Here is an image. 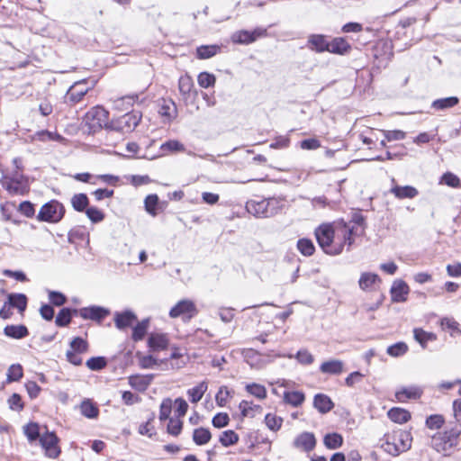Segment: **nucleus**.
Returning a JSON list of instances; mask_svg holds the SVG:
<instances>
[{"instance_id": "8", "label": "nucleus", "mask_w": 461, "mask_h": 461, "mask_svg": "<svg viewBox=\"0 0 461 461\" xmlns=\"http://www.w3.org/2000/svg\"><path fill=\"white\" fill-rule=\"evenodd\" d=\"M3 186L12 194H22L23 185V176L15 172L13 176H4L2 178Z\"/></svg>"}, {"instance_id": "3", "label": "nucleus", "mask_w": 461, "mask_h": 461, "mask_svg": "<svg viewBox=\"0 0 461 461\" xmlns=\"http://www.w3.org/2000/svg\"><path fill=\"white\" fill-rule=\"evenodd\" d=\"M385 438L386 440L381 447L393 456L409 450L411 447L412 438L408 431L399 429L393 431L392 435H385Z\"/></svg>"}, {"instance_id": "50", "label": "nucleus", "mask_w": 461, "mask_h": 461, "mask_svg": "<svg viewBox=\"0 0 461 461\" xmlns=\"http://www.w3.org/2000/svg\"><path fill=\"white\" fill-rule=\"evenodd\" d=\"M198 84L203 88H208L215 84L216 78L212 74L202 72L198 75Z\"/></svg>"}, {"instance_id": "56", "label": "nucleus", "mask_w": 461, "mask_h": 461, "mask_svg": "<svg viewBox=\"0 0 461 461\" xmlns=\"http://www.w3.org/2000/svg\"><path fill=\"white\" fill-rule=\"evenodd\" d=\"M86 214L94 223H98L104 219V212L96 207H88L86 210Z\"/></svg>"}, {"instance_id": "21", "label": "nucleus", "mask_w": 461, "mask_h": 461, "mask_svg": "<svg viewBox=\"0 0 461 461\" xmlns=\"http://www.w3.org/2000/svg\"><path fill=\"white\" fill-rule=\"evenodd\" d=\"M148 346L153 351L166 349L168 346V339L167 335L152 333L148 339Z\"/></svg>"}, {"instance_id": "6", "label": "nucleus", "mask_w": 461, "mask_h": 461, "mask_svg": "<svg viewBox=\"0 0 461 461\" xmlns=\"http://www.w3.org/2000/svg\"><path fill=\"white\" fill-rule=\"evenodd\" d=\"M267 34V30L263 28H257L254 31L241 30L234 32L231 40L234 43L249 44L257 41L258 38L264 37Z\"/></svg>"}, {"instance_id": "53", "label": "nucleus", "mask_w": 461, "mask_h": 461, "mask_svg": "<svg viewBox=\"0 0 461 461\" xmlns=\"http://www.w3.org/2000/svg\"><path fill=\"white\" fill-rule=\"evenodd\" d=\"M408 347L404 342H398L387 348V354L392 357H400L405 354Z\"/></svg>"}, {"instance_id": "22", "label": "nucleus", "mask_w": 461, "mask_h": 461, "mask_svg": "<svg viewBox=\"0 0 461 461\" xmlns=\"http://www.w3.org/2000/svg\"><path fill=\"white\" fill-rule=\"evenodd\" d=\"M344 363L339 359H330L323 362L320 366V371L323 374L339 375L343 372Z\"/></svg>"}, {"instance_id": "63", "label": "nucleus", "mask_w": 461, "mask_h": 461, "mask_svg": "<svg viewBox=\"0 0 461 461\" xmlns=\"http://www.w3.org/2000/svg\"><path fill=\"white\" fill-rule=\"evenodd\" d=\"M9 408L13 411H20L23 409L22 397L18 393H13L8 399Z\"/></svg>"}, {"instance_id": "5", "label": "nucleus", "mask_w": 461, "mask_h": 461, "mask_svg": "<svg viewBox=\"0 0 461 461\" xmlns=\"http://www.w3.org/2000/svg\"><path fill=\"white\" fill-rule=\"evenodd\" d=\"M64 212L63 205L52 200L41 206L37 219L41 221L58 222L62 219Z\"/></svg>"}, {"instance_id": "46", "label": "nucleus", "mask_w": 461, "mask_h": 461, "mask_svg": "<svg viewBox=\"0 0 461 461\" xmlns=\"http://www.w3.org/2000/svg\"><path fill=\"white\" fill-rule=\"evenodd\" d=\"M297 249L306 257L312 256L314 253L315 248L311 240L301 239L297 242Z\"/></svg>"}, {"instance_id": "58", "label": "nucleus", "mask_w": 461, "mask_h": 461, "mask_svg": "<svg viewBox=\"0 0 461 461\" xmlns=\"http://www.w3.org/2000/svg\"><path fill=\"white\" fill-rule=\"evenodd\" d=\"M230 395V392L228 387L221 386L215 396V401L218 406L223 407L227 403V401Z\"/></svg>"}, {"instance_id": "42", "label": "nucleus", "mask_w": 461, "mask_h": 461, "mask_svg": "<svg viewBox=\"0 0 461 461\" xmlns=\"http://www.w3.org/2000/svg\"><path fill=\"white\" fill-rule=\"evenodd\" d=\"M220 48L217 45H206L197 48V57L202 59H210L217 54Z\"/></svg>"}, {"instance_id": "14", "label": "nucleus", "mask_w": 461, "mask_h": 461, "mask_svg": "<svg viewBox=\"0 0 461 461\" xmlns=\"http://www.w3.org/2000/svg\"><path fill=\"white\" fill-rule=\"evenodd\" d=\"M409 291V286L404 281H394L390 290L392 301L394 303L405 302Z\"/></svg>"}, {"instance_id": "40", "label": "nucleus", "mask_w": 461, "mask_h": 461, "mask_svg": "<svg viewBox=\"0 0 461 461\" xmlns=\"http://www.w3.org/2000/svg\"><path fill=\"white\" fill-rule=\"evenodd\" d=\"M80 411L81 413L88 418V419H94L98 416V408L90 401H84L80 405Z\"/></svg>"}, {"instance_id": "12", "label": "nucleus", "mask_w": 461, "mask_h": 461, "mask_svg": "<svg viewBox=\"0 0 461 461\" xmlns=\"http://www.w3.org/2000/svg\"><path fill=\"white\" fill-rule=\"evenodd\" d=\"M85 81L76 82L66 94V101L70 104H77L82 100L84 95L88 92Z\"/></svg>"}, {"instance_id": "34", "label": "nucleus", "mask_w": 461, "mask_h": 461, "mask_svg": "<svg viewBox=\"0 0 461 461\" xmlns=\"http://www.w3.org/2000/svg\"><path fill=\"white\" fill-rule=\"evenodd\" d=\"M459 100L456 96H449L445 98L437 99L432 102L431 107L435 110H445L452 108L458 104Z\"/></svg>"}, {"instance_id": "61", "label": "nucleus", "mask_w": 461, "mask_h": 461, "mask_svg": "<svg viewBox=\"0 0 461 461\" xmlns=\"http://www.w3.org/2000/svg\"><path fill=\"white\" fill-rule=\"evenodd\" d=\"M158 202V197L157 194H149L145 199V208L149 213L155 216L156 215V206Z\"/></svg>"}, {"instance_id": "32", "label": "nucleus", "mask_w": 461, "mask_h": 461, "mask_svg": "<svg viewBox=\"0 0 461 461\" xmlns=\"http://www.w3.org/2000/svg\"><path fill=\"white\" fill-rule=\"evenodd\" d=\"M159 113L169 121L173 120L176 116V104L172 100H163Z\"/></svg>"}, {"instance_id": "45", "label": "nucleus", "mask_w": 461, "mask_h": 461, "mask_svg": "<svg viewBox=\"0 0 461 461\" xmlns=\"http://www.w3.org/2000/svg\"><path fill=\"white\" fill-rule=\"evenodd\" d=\"M148 327L149 320H143L139 322L132 330V339L134 341L141 340L147 333Z\"/></svg>"}, {"instance_id": "54", "label": "nucleus", "mask_w": 461, "mask_h": 461, "mask_svg": "<svg viewBox=\"0 0 461 461\" xmlns=\"http://www.w3.org/2000/svg\"><path fill=\"white\" fill-rule=\"evenodd\" d=\"M86 365L89 369L97 371L103 369L106 366V360L104 357H94L89 358Z\"/></svg>"}, {"instance_id": "4", "label": "nucleus", "mask_w": 461, "mask_h": 461, "mask_svg": "<svg viewBox=\"0 0 461 461\" xmlns=\"http://www.w3.org/2000/svg\"><path fill=\"white\" fill-rule=\"evenodd\" d=\"M108 114L104 107L95 106L86 113L84 122L90 131H96L107 125Z\"/></svg>"}, {"instance_id": "7", "label": "nucleus", "mask_w": 461, "mask_h": 461, "mask_svg": "<svg viewBox=\"0 0 461 461\" xmlns=\"http://www.w3.org/2000/svg\"><path fill=\"white\" fill-rule=\"evenodd\" d=\"M196 314V308L194 303L190 300H182L178 302L169 312L171 318H177L180 316L191 319Z\"/></svg>"}, {"instance_id": "47", "label": "nucleus", "mask_w": 461, "mask_h": 461, "mask_svg": "<svg viewBox=\"0 0 461 461\" xmlns=\"http://www.w3.org/2000/svg\"><path fill=\"white\" fill-rule=\"evenodd\" d=\"M239 440V436L234 430H225L220 437V442L224 447H230L236 444Z\"/></svg>"}, {"instance_id": "17", "label": "nucleus", "mask_w": 461, "mask_h": 461, "mask_svg": "<svg viewBox=\"0 0 461 461\" xmlns=\"http://www.w3.org/2000/svg\"><path fill=\"white\" fill-rule=\"evenodd\" d=\"M109 312V310L105 308L92 306L82 308L80 310V316L85 320H93L100 322Z\"/></svg>"}, {"instance_id": "31", "label": "nucleus", "mask_w": 461, "mask_h": 461, "mask_svg": "<svg viewBox=\"0 0 461 461\" xmlns=\"http://www.w3.org/2000/svg\"><path fill=\"white\" fill-rule=\"evenodd\" d=\"M308 43L311 49L317 52L328 51L329 50V42L323 35H312L309 38Z\"/></svg>"}, {"instance_id": "11", "label": "nucleus", "mask_w": 461, "mask_h": 461, "mask_svg": "<svg viewBox=\"0 0 461 461\" xmlns=\"http://www.w3.org/2000/svg\"><path fill=\"white\" fill-rule=\"evenodd\" d=\"M381 283L378 275L371 272H363L358 280V286L362 291L371 292L376 289Z\"/></svg>"}, {"instance_id": "33", "label": "nucleus", "mask_w": 461, "mask_h": 461, "mask_svg": "<svg viewBox=\"0 0 461 461\" xmlns=\"http://www.w3.org/2000/svg\"><path fill=\"white\" fill-rule=\"evenodd\" d=\"M212 438V434L208 429L205 428H198L195 429L193 432V440L198 446H203L207 444Z\"/></svg>"}, {"instance_id": "62", "label": "nucleus", "mask_w": 461, "mask_h": 461, "mask_svg": "<svg viewBox=\"0 0 461 461\" xmlns=\"http://www.w3.org/2000/svg\"><path fill=\"white\" fill-rule=\"evenodd\" d=\"M230 418L227 413L220 412L217 413L212 420V425L215 428H223L229 424Z\"/></svg>"}, {"instance_id": "27", "label": "nucleus", "mask_w": 461, "mask_h": 461, "mask_svg": "<svg viewBox=\"0 0 461 461\" xmlns=\"http://www.w3.org/2000/svg\"><path fill=\"white\" fill-rule=\"evenodd\" d=\"M389 419L395 423H405L411 419V413L402 408H392L387 413Z\"/></svg>"}, {"instance_id": "29", "label": "nucleus", "mask_w": 461, "mask_h": 461, "mask_svg": "<svg viewBox=\"0 0 461 461\" xmlns=\"http://www.w3.org/2000/svg\"><path fill=\"white\" fill-rule=\"evenodd\" d=\"M208 389V384L205 381L201 382L196 386L188 389L187 395L193 403L198 402L203 396Z\"/></svg>"}, {"instance_id": "9", "label": "nucleus", "mask_w": 461, "mask_h": 461, "mask_svg": "<svg viewBox=\"0 0 461 461\" xmlns=\"http://www.w3.org/2000/svg\"><path fill=\"white\" fill-rule=\"evenodd\" d=\"M40 441L48 456L55 458L59 455L60 450L58 447L59 438L53 432L43 434Z\"/></svg>"}, {"instance_id": "20", "label": "nucleus", "mask_w": 461, "mask_h": 461, "mask_svg": "<svg viewBox=\"0 0 461 461\" xmlns=\"http://www.w3.org/2000/svg\"><path fill=\"white\" fill-rule=\"evenodd\" d=\"M390 193L393 194L398 199L414 198L418 195V190L411 185L401 186L394 185L390 189Z\"/></svg>"}, {"instance_id": "36", "label": "nucleus", "mask_w": 461, "mask_h": 461, "mask_svg": "<svg viewBox=\"0 0 461 461\" xmlns=\"http://www.w3.org/2000/svg\"><path fill=\"white\" fill-rule=\"evenodd\" d=\"M8 304L23 312L27 306V298L23 294H12L8 296Z\"/></svg>"}, {"instance_id": "55", "label": "nucleus", "mask_w": 461, "mask_h": 461, "mask_svg": "<svg viewBox=\"0 0 461 461\" xmlns=\"http://www.w3.org/2000/svg\"><path fill=\"white\" fill-rule=\"evenodd\" d=\"M71 351L77 353H85L88 349L87 341L82 338L77 337L70 342Z\"/></svg>"}, {"instance_id": "49", "label": "nucleus", "mask_w": 461, "mask_h": 461, "mask_svg": "<svg viewBox=\"0 0 461 461\" xmlns=\"http://www.w3.org/2000/svg\"><path fill=\"white\" fill-rule=\"evenodd\" d=\"M183 422L180 418H170L167 424V432L172 436H178L181 433Z\"/></svg>"}, {"instance_id": "24", "label": "nucleus", "mask_w": 461, "mask_h": 461, "mask_svg": "<svg viewBox=\"0 0 461 461\" xmlns=\"http://www.w3.org/2000/svg\"><path fill=\"white\" fill-rule=\"evenodd\" d=\"M239 409L243 417L254 418L257 414H260L263 411L262 407L255 404L252 402L241 401L239 404Z\"/></svg>"}, {"instance_id": "18", "label": "nucleus", "mask_w": 461, "mask_h": 461, "mask_svg": "<svg viewBox=\"0 0 461 461\" xmlns=\"http://www.w3.org/2000/svg\"><path fill=\"white\" fill-rule=\"evenodd\" d=\"M136 320L137 316L131 311H125L123 312H116L114 313V323L119 330L131 326Z\"/></svg>"}, {"instance_id": "28", "label": "nucleus", "mask_w": 461, "mask_h": 461, "mask_svg": "<svg viewBox=\"0 0 461 461\" xmlns=\"http://www.w3.org/2000/svg\"><path fill=\"white\" fill-rule=\"evenodd\" d=\"M5 336L13 339H23L28 335V329L24 325H7L4 329Z\"/></svg>"}, {"instance_id": "26", "label": "nucleus", "mask_w": 461, "mask_h": 461, "mask_svg": "<svg viewBox=\"0 0 461 461\" xmlns=\"http://www.w3.org/2000/svg\"><path fill=\"white\" fill-rule=\"evenodd\" d=\"M152 377V375H131L129 377V384L132 388L142 392L150 384Z\"/></svg>"}, {"instance_id": "44", "label": "nucleus", "mask_w": 461, "mask_h": 461, "mask_svg": "<svg viewBox=\"0 0 461 461\" xmlns=\"http://www.w3.org/2000/svg\"><path fill=\"white\" fill-rule=\"evenodd\" d=\"M265 423L270 430L277 431L282 427L283 419L276 414L268 413L265 417Z\"/></svg>"}, {"instance_id": "35", "label": "nucleus", "mask_w": 461, "mask_h": 461, "mask_svg": "<svg viewBox=\"0 0 461 461\" xmlns=\"http://www.w3.org/2000/svg\"><path fill=\"white\" fill-rule=\"evenodd\" d=\"M323 443L329 449H337L343 444V438L339 433H329L324 436Z\"/></svg>"}, {"instance_id": "1", "label": "nucleus", "mask_w": 461, "mask_h": 461, "mask_svg": "<svg viewBox=\"0 0 461 461\" xmlns=\"http://www.w3.org/2000/svg\"><path fill=\"white\" fill-rule=\"evenodd\" d=\"M354 226L342 224L333 230L329 224L321 225L315 230V236L320 247L330 255H339L345 246L348 250L354 243Z\"/></svg>"}, {"instance_id": "41", "label": "nucleus", "mask_w": 461, "mask_h": 461, "mask_svg": "<svg viewBox=\"0 0 461 461\" xmlns=\"http://www.w3.org/2000/svg\"><path fill=\"white\" fill-rule=\"evenodd\" d=\"M438 184L446 185L453 188H457L461 186V181L459 177L451 172H447L443 174L439 179Z\"/></svg>"}, {"instance_id": "51", "label": "nucleus", "mask_w": 461, "mask_h": 461, "mask_svg": "<svg viewBox=\"0 0 461 461\" xmlns=\"http://www.w3.org/2000/svg\"><path fill=\"white\" fill-rule=\"evenodd\" d=\"M23 432L30 441H34L40 436L39 425L37 423L31 422L23 427Z\"/></svg>"}, {"instance_id": "19", "label": "nucleus", "mask_w": 461, "mask_h": 461, "mask_svg": "<svg viewBox=\"0 0 461 461\" xmlns=\"http://www.w3.org/2000/svg\"><path fill=\"white\" fill-rule=\"evenodd\" d=\"M422 390L415 385L402 387L395 393V397L399 402H405L408 399H418L420 397Z\"/></svg>"}, {"instance_id": "38", "label": "nucleus", "mask_w": 461, "mask_h": 461, "mask_svg": "<svg viewBox=\"0 0 461 461\" xmlns=\"http://www.w3.org/2000/svg\"><path fill=\"white\" fill-rule=\"evenodd\" d=\"M89 201L85 194H77L71 198V204L77 212H84L87 209Z\"/></svg>"}, {"instance_id": "23", "label": "nucleus", "mask_w": 461, "mask_h": 461, "mask_svg": "<svg viewBox=\"0 0 461 461\" xmlns=\"http://www.w3.org/2000/svg\"><path fill=\"white\" fill-rule=\"evenodd\" d=\"M313 406L321 413H327L334 407V403L328 395L318 393L314 396Z\"/></svg>"}, {"instance_id": "57", "label": "nucleus", "mask_w": 461, "mask_h": 461, "mask_svg": "<svg viewBox=\"0 0 461 461\" xmlns=\"http://www.w3.org/2000/svg\"><path fill=\"white\" fill-rule=\"evenodd\" d=\"M172 411V401L170 399H164L159 408V420H165L169 418Z\"/></svg>"}, {"instance_id": "2", "label": "nucleus", "mask_w": 461, "mask_h": 461, "mask_svg": "<svg viewBox=\"0 0 461 461\" xmlns=\"http://www.w3.org/2000/svg\"><path fill=\"white\" fill-rule=\"evenodd\" d=\"M461 430L456 427L438 432L431 438V447L444 456L450 455L452 449L458 445Z\"/></svg>"}, {"instance_id": "60", "label": "nucleus", "mask_w": 461, "mask_h": 461, "mask_svg": "<svg viewBox=\"0 0 461 461\" xmlns=\"http://www.w3.org/2000/svg\"><path fill=\"white\" fill-rule=\"evenodd\" d=\"M444 418L441 415H430L426 420V425L429 429H438L444 424Z\"/></svg>"}, {"instance_id": "16", "label": "nucleus", "mask_w": 461, "mask_h": 461, "mask_svg": "<svg viewBox=\"0 0 461 461\" xmlns=\"http://www.w3.org/2000/svg\"><path fill=\"white\" fill-rule=\"evenodd\" d=\"M141 117V113L135 111L124 114L119 120L121 130L125 131H133L139 125Z\"/></svg>"}, {"instance_id": "10", "label": "nucleus", "mask_w": 461, "mask_h": 461, "mask_svg": "<svg viewBox=\"0 0 461 461\" xmlns=\"http://www.w3.org/2000/svg\"><path fill=\"white\" fill-rule=\"evenodd\" d=\"M267 203H267L266 199L250 200L247 203L246 208H247V211L250 214H252L256 217H259V218L271 217L272 212L267 211Z\"/></svg>"}, {"instance_id": "52", "label": "nucleus", "mask_w": 461, "mask_h": 461, "mask_svg": "<svg viewBox=\"0 0 461 461\" xmlns=\"http://www.w3.org/2000/svg\"><path fill=\"white\" fill-rule=\"evenodd\" d=\"M71 321V310L63 308L56 317L55 322L59 327L67 326Z\"/></svg>"}, {"instance_id": "13", "label": "nucleus", "mask_w": 461, "mask_h": 461, "mask_svg": "<svg viewBox=\"0 0 461 461\" xmlns=\"http://www.w3.org/2000/svg\"><path fill=\"white\" fill-rule=\"evenodd\" d=\"M294 446L296 448L309 452L316 446V438L312 432H303L299 434L294 440Z\"/></svg>"}, {"instance_id": "15", "label": "nucleus", "mask_w": 461, "mask_h": 461, "mask_svg": "<svg viewBox=\"0 0 461 461\" xmlns=\"http://www.w3.org/2000/svg\"><path fill=\"white\" fill-rule=\"evenodd\" d=\"M248 364L256 369L265 367L268 363L274 360V357L263 356L257 351L249 350L246 355Z\"/></svg>"}, {"instance_id": "37", "label": "nucleus", "mask_w": 461, "mask_h": 461, "mask_svg": "<svg viewBox=\"0 0 461 461\" xmlns=\"http://www.w3.org/2000/svg\"><path fill=\"white\" fill-rule=\"evenodd\" d=\"M245 389L249 394L259 400H264L267 398V392L266 387L262 384L256 383L248 384H246Z\"/></svg>"}, {"instance_id": "39", "label": "nucleus", "mask_w": 461, "mask_h": 461, "mask_svg": "<svg viewBox=\"0 0 461 461\" xmlns=\"http://www.w3.org/2000/svg\"><path fill=\"white\" fill-rule=\"evenodd\" d=\"M413 334L414 339L420 344L423 348L426 347V343L428 341L436 339V335L434 333L427 332L422 329H414Z\"/></svg>"}, {"instance_id": "30", "label": "nucleus", "mask_w": 461, "mask_h": 461, "mask_svg": "<svg viewBox=\"0 0 461 461\" xmlns=\"http://www.w3.org/2000/svg\"><path fill=\"white\" fill-rule=\"evenodd\" d=\"M305 400V395L303 392L293 391L284 393V402L294 407H298L303 404Z\"/></svg>"}, {"instance_id": "25", "label": "nucleus", "mask_w": 461, "mask_h": 461, "mask_svg": "<svg viewBox=\"0 0 461 461\" xmlns=\"http://www.w3.org/2000/svg\"><path fill=\"white\" fill-rule=\"evenodd\" d=\"M350 50V45L343 38H335L329 42V52L335 54H346Z\"/></svg>"}, {"instance_id": "48", "label": "nucleus", "mask_w": 461, "mask_h": 461, "mask_svg": "<svg viewBox=\"0 0 461 461\" xmlns=\"http://www.w3.org/2000/svg\"><path fill=\"white\" fill-rule=\"evenodd\" d=\"M23 375V367L20 364H14L7 370V381H19Z\"/></svg>"}, {"instance_id": "64", "label": "nucleus", "mask_w": 461, "mask_h": 461, "mask_svg": "<svg viewBox=\"0 0 461 461\" xmlns=\"http://www.w3.org/2000/svg\"><path fill=\"white\" fill-rule=\"evenodd\" d=\"M387 141L401 140L406 137V133L401 130L383 131Z\"/></svg>"}, {"instance_id": "43", "label": "nucleus", "mask_w": 461, "mask_h": 461, "mask_svg": "<svg viewBox=\"0 0 461 461\" xmlns=\"http://www.w3.org/2000/svg\"><path fill=\"white\" fill-rule=\"evenodd\" d=\"M160 149L163 152H184L185 148L180 141L176 140H169L161 144Z\"/></svg>"}, {"instance_id": "59", "label": "nucleus", "mask_w": 461, "mask_h": 461, "mask_svg": "<svg viewBox=\"0 0 461 461\" xmlns=\"http://www.w3.org/2000/svg\"><path fill=\"white\" fill-rule=\"evenodd\" d=\"M179 91L183 95H188L193 87V81L190 77L183 76L179 78L178 82Z\"/></svg>"}]
</instances>
